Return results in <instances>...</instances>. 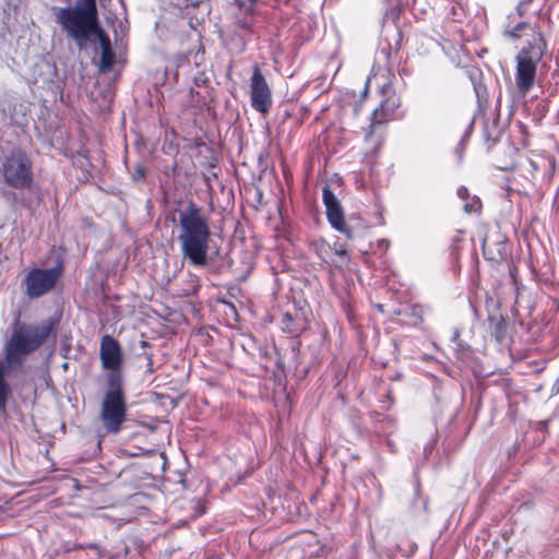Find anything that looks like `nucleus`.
<instances>
[{"instance_id": "f257e3e1", "label": "nucleus", "mask_w": 559, "mask_h": 559, "mask_svg": "<svg viewBox=\"0 0 559 559\" xmlns=\"http://www.w3.org/2000/svg\"><path fill=\"white\" fill-rule=\"evenodd\" d=\"M59 320L48 318L39 323L21 322L17 317L12 332L3 345V359H0V416L7 415V404L12 396V388L7 376L21 369L28 356L38 350L49 338H56Z\"/></svg>"}, {"instance_id": "f03ea898", "label": "nucleus", "mask_w": 559, "mask_h": 559, "mask_svg": "<svg viewBox=\"0 0 559 559\" xmlns=\"http://www.w3.org/2000/svg\"><path fill=\"white\" fill-rule=\"evenodd\" d=\"M56 22L80 48L85 46L92 35H98L102 47L100 70H111L115 55L109 38L99 28L96 0H76L74 7L60 8L56 13Z\"/></svg>"}, {"instance_id": "7ed1b4c3", "label": "nucleus", "mask_w": 559, "mask_h": 559, "mask_svg": "<svg viewBox=\"0 0 559 559\" xmlns=\"http://www.w3.org/2000/svg\"><path fill=\"white\" fill-rule=\"evenodd\" d=\"M181 254L189 264L204 267L209 264L207 251L211 241L209 219L202 214L201 207L190 201L178 212Z\"/></svg>"}, {"instance_id": "20e7f679", "label": "nucleus", "mask_w": 559, "mask_h": 559, "mask_svg": "<svg viewBox=\"0 0 559 559\" xmlns=\"http://www.w3.org/2000/svg\"><path fill=\"white\" fill-rule=\"evenodd\" d=\"M100 406V420L109 433H118L127 419V401L121 373H108Z\"/></svg>"}, {"instance_id": "39448f33", "label": "nucleus", "mask_w": 559, "mask_h": 559, "mask_svg": "<svg viewBox=\"0 0 559 559\" xmlns=\"http://www.w3.org/2000/svg\"><path fill=\"white\" fill-rule=\"evenodd\" d=\"M547 44L542 33L528 40L515 57V85L520 94L526 95L536 81L537 64L542 61Z\"/></svg>"}, {"instance_id": "423d86ee", "label": "nucleus", "mask_w": 559, "mask_h": 559, "mask_svg": "<svg viewBox=\"0 0 559 559\" xmlns=\"http://www.w3.org/2000/svg\"><path fill=\"white\" fill-rule=\"evenodd\" d=\"M0 175L7 186L16 190L28 189L34 180L33 162L26 152L14 147L1 157Z\"/></svg>"}, {"instance_id": "0eeeda50", "label": "nucleus", "mask_w": 559, "mask_h": 559, "mask_svg": "<svg viewBox=\"0 0 559 559\" xmlns=\"http://www.w3.org/2000/svg\"><path fill=\"white\" fill-rule=\"evenodd\" d=\"M63 273L61 262L49 269H31L23 280L28 298H39L51 292Z\"/></svg>"}, {"instance_id": "6e6552de", "label": "nucleus", "mask_w": 559, "mask_h": 559, "mask_svg": "<svg viewBox=\"0 0 559 559\" xmlns=\"http://www.w3.org/2000/svg\"><path fill=\"white\" fill-rule=\"evenodd\" d=\"M250 100L251 107L262 115L270 111L273 103L271 88L258 66L250 78Z\"/></svg>"}, {"instance_id": "1a4fd4ad", "label": "nucleus", "mask_w": 559, "mask_h": 559, "mask_svg": "<svg viewBox=\"0 0 559 559\" xmlns=\"http://www.w3.org/2000/svg\"><path fill=\"white\" fill-rule=\"evenodd\" d=\"M322 200L325 206V214L330 225L337 231L344 234L347 238H352V229L345 222L344 211L340 200L336 198L330 186L322 189Z\"/></svg>"}, {"instance_id": "9d476101", "label": "nucleus", "mask_w": 559, "mask_h": 559, "mask_svg": "<svg viewBox=\"0 0 559 559\" xmlns=\"http://www.w3.org/2000/svg\"><path fill=\"white\" fill-rule=\"evenodd\" d=\"M99 358L103 369L108 370V373H120L119 370L123 362L121 346L116 338L108 334L100 340Z\"/></svg>"}, {"instance_id": "9b49d317", "label": "nucleus", "mask_w": 559, "mask_h": 559, "mask_svg": "<svg viewBox=\"0 0 559 559\" xmlns=\"http://www.w3.org/2000/svg\"><path fill=\"white\" fill-rule=\"evenodd\" d=\"M399 106L400 99L395 95L389 96L382 100L379 107H377L372 112L370 132H368L366 136H369L377 126H381L388 121Z\"/></svg>"}, {"instance_id": "f8f14e48", "label": "nucleus", "mask_w": 559, "mask_h": 559, "mask_svg": "<svg viewBox=\"0 0 559 559\" xmlns=\"http://www.w3.org/2000/svg\"><path fill=\"white\" fill-rule=\"evenodd\" d=\"M528 173L532 177H536L539 170H543L548 179L552 177L555 171V159L548 156H538L536 159H528Z\"/></svg>"}, {"instance_id": "ddd939ff", "label": "nucleus", "mask_w": 559, "mask_h": 559, "mask_svg": "<svg viewBox=\"0 0 559 559\" xmlns=\"http://www.w3.org/2000/svg\"><path fill=\"white\" fill-rule=\"evenodd\" d=\"M332 252L335 259L332 260V264L335 269L342 271L349 266L350 255L343 243L335 242L332 247Z\"/></svg>"}, {"instance_id": "4468645a", "label": "nucleus", "mask_w": 559, "mask_h": 559, "mask_svg": "<svg viewBox=\"0 0 559 559\" xmlns=\"http://www.w3.org/2000/svg\"><path fill=\"white\" fill-rule=\"evenodd\" d=\"M526 29L533 31V33H534L533 37L536 36L537 33H540L539 31H536L535 26L533 27L526 22H519L513 27H506L503 31V36H506L512 40H518L522 37V33L525 32Z\"/></svg>"}, {"instance_id": "2eb2a0df", "label": "nucleus", "mask_w": 559, "mask_h": 559, "mask_svg": "<svg viewBox=\"0 0 559 559\" xmlns=\"http://www.w3.org/2000/svg\"><path fill=\"white\" fill-rule=\"evenodd\" d=\"M490 333L497 342L501 343L507 333L506 322L503 319H490Z\"/></svg>"}, {"instance_id": "dca6fc26", "label": "nucleus", "mask_w": 559, "mask_h": 559, "mask_svg": "<svg viewBox=\"0 0 559 559\" xmlns=\"http://www.w3.org/2000/svg\"><path fill=\"white\" fill-rule=\"evenodd\" d=\"M200 288V280L198 276L190 274L189 278L187 280L186 287L182 288L181 295L182 296H191L198 293Z\"/></svg>"}, {"instance_id": "f3484780", "label": "nucleus", "mask_w": 559, "mask_h": 559, "mask_svg": "<svg viewBox=\"0 0 559 559\" xmlns=\"http://www.w3.org/2000/svg\"><path fill=\"white\" fill-rule=\"evenodd\" d=\"M282 325L283 330L290 334H297L300 331V328L296 325L295 319L288 312L284 313L282 317Z\"/></svg>"}, {"instance_id": "a211bd4d", "label": "nucleus", "mask_w": 559, "mask_h": 559, "mask_svg": "<svg viewBox=\"0 0 559 559\" xmlns=\"http://www.w3.org/2000/svg\"><path fill=\"white\" fill-rule=\"evenodd\" d=\"M484 136L485 141L488 144V148H490L493 144H496L499 141V131L496 130L493 127V132H490L488 126H485L484 129Z\"/></svg>"}, {"instance_id": "6ab92c4d", "label": "nucleus", "mask_w": 559, "mask_h": 559, "mask_svg": "<svg viewBox=\"0 0 559 559\" xmlns=\"http://www.w3.org/2000/svg\"><path fill=\"white\" fill-rule=\"evenodd\" d=\"M463 207L466 213H476V212H479V210L481 207V202H480L479 198L473 197L471 200H468V199L466 200Z\"/></svg>"}, {"instance_id": "aec40b11", "label": "nucleus", "mask_w": 559, "mask_h": 559, "mask_svg": "<svg viewBox=\"0 0 559 559\" xmlns=\"http://www.w3.org/2000/svg\"><path fill=\"white\" fill-rule=\"evenodd\" d=\"M145 176H146V168L143 165L138 164L134 167V171L132 174L133 181H141L145 178Z\"/></svg>"}, {"instance_id": "412c9836", "label": "nucleus", "mask_w": 559, "mask_h": 559, "mask_svg": "<svg viewBox=\"0 0 559 559\" xmlns=\"http://www.w3.org/2000/svg\"><path fill=\"white\" fill-rule=\"evenodd\" d=\"M318 254L321 258V260L325 263H328L326 257L329 255V252H332V247L328 243H321L318 247Z\"/></svg>"}, {"instance_id": "4be33fe9", "label": "nucleus", "mask_w": 559, "mask_h": 559, "mask_svg": "<svg viewBox=\"0 0 559 559\" xmlns=\"http://www.w3.org/2000/svg\"><path fill=\"white\" fill-rule=\"evenodd\" d=\"M469 138V130H467L465 132V134L463 135L460 144L457 145V147L455 148V153L459 155V158L461 159L462 156H463V150H464V143L465 141H467V139Z\"/></svg>"}, {"instance_id": "5701e85b", "label": "nucleus", "mask_w": 559, "mask_h": 559, "mask_svg": "<svg viewBox=\"0 0 559 559\" xmlns=\"http://www.w3.org/2000/svg\"><path fill=\"white\" fill-rule=\"evenodd\" d=\"M457 195L459 198L463 199V200H467L469 198V192H468V189L466 187H460L457 189Z\"/></svg>"}, {"instance_id": "b1692460", "label": "nucleus", "mask_w": 559, "mask_h": 559, "mask_svg": "<svg viewBox=\"0 0 559 559\" xmlns=\"http://www.w3.org/2000/svg\"><path fill=\"white\" fill-rule=\"evenodd\" d=\"M527 11V5H524V2H519L516 5V12L520 16H523Z\"/></svg>"}, {"instance_id": "393cba45", "label": "nucleus", "mask_w": 559, "mask_h": 559, "mask_svg": "<svg viewBox=\"0 0 559 559\" xmlns=\"http://www.w3.org/2000/svg\"><path fill=\"white\" fill-rule=\"evenodd\" d=\"M551 392L554 394H559V376L557 377L556 381L552 384Z\"/></svg>"}, {"instance_id": "a878e982", "label": "nucleus", "mask_w": 559, "mask_h": 559, "mask_svg": "<svg viewBox=\"0 0 559 559\" xmlns=\"http://www.w3.org/2000/svg\"><path fill=\"white\" fill-rule=\"evenodd\" d=\"M87 547H88V548H92V549L97 550L98 555H99V556H103V552H102V550H100V548H99V546H98V545H96V544H91V545H88Z\"/></svg>"}, {"instance_id": "bb28decb", "label": "nucleus", "mask_w": 559, "mask_h": 559, "mask_svg": "<svg viewBox=\"0 0 559 559\" xmlns=\"http://www.w3.org/2000/svg\"><path fill=\"white\" fill-rule=\"evenodd\" d=\"M396 35H397V40H396V50H399V49H400L401 39H402V33H401V31H397V32H396Z\"/></svg>"}, {"instance_id": "cd10ccee", "label": "nucleus", "mask_w": 559, "mask_h": 559, "mask_svg": "<svg viewBox=\"0 0 559 559\" xmlns=\"http://www.w3.org/2000/svg\"><path fill=\"white\" fill-rule=\"evenodd\" d=\"M533 0H521L520 2H524V5H530Z\"/></svg>"}, {"instance_id": "c85d7f7f", "label": "nucleus", "mask_w": 559, "mask_h": 559, "mask_svg": "<svg viewBox=\"0 0 559 559\" xmlns=\"http://www.w3.org/2000/svg\"><path fill=\"white\" fill-rule=\"evenodd\" d=\"M85 548H86V547H85V546H83V545H75V546H74V549H85Z\"/></svg>"}, {"instance_id": "c756f323", "label": "nucleus", "mask_w": 559, "mask_h": 559, "mask_svg": "<svg viewBox=\"0 0 559 559\" xmlns=\"http://www.w3.org/2000/svg\"><path fill=\"white\" fill-rule=\"evenodd\" d=\"M483 250H484V254H486V241H484V243H483Z\"/></svg>"}, {"instance_id": "7c9ffc66", "label": "nucleus", "mask_w": 559, "mask_h": 559, "mask_svg": "<svg viewBox=\"0 0 559 559\" xmlns=\"http://www.w3.org/2000/svg\"><path fill=\"white\" fill-rule=\"evenodd\" d=\"M418 312H421V309L420 308H414V312L417 313Z\"/></svg>"}, {"instance_id": "2f4dec72", "label": "nucleus", "mask_w": 559, "mask_h": 559, "mask_svg": "<svg viewBox=\"0 0 559 559\" xmlns=\"http://www.w3.org/2000/svg\"><path fill=\"white\" fill-rule=\"evenodd\" d=\"M250 2H255L257 0H249Z\"/></svg>"}]
</instances>
